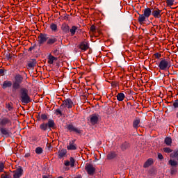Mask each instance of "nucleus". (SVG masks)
I'll list each match as a JSON object with an SVG mask.
<instances>
[{"label":"nucleus","mask_w":178,"mask_h":178,"mask_svg":"<svg viewBox=\"0 0 178 178\" xmlns=\"http://www.w3.org/2000/svg\"><path fill=\"white\" fill-rule=\"evenodd\" d=\"M21 84L22 83H20L19 82H15L14 81L13 83V90H19L20 88V87H21Z\"/></svg>","instance_id":"obj_29"},{"label":"nucleus","mask_w":178,"mask_h":178,"mask_svg":"<svg viewBox=\"0 0 178 178\" xmlns=\"http://www.w3.org/2000/svg\"><path fill=\"white\" fill-rule=\"evenodd\" d=\"M3 73H5V70L0 69V74H3Z\"/></svg>","instance_id":"obj_55"},{"label":"nucleus","mask_w":178,"mask_h":178,"mask_svg":"<svg viewBox=\"0 0 178 178\" xmlns=\"http://www.w3.org/2000/svg\"><path fill=\"white\" fill-rule=\"evenodd\" d=\"M177 118H178V112L177 113Z\"/></svg>","instance_id":"obj_59"},{"label":"nucleus","mask_w":178,"mask_h":178,"mask_svg":"<svg viewBox=\"0 0 178 178\" xmlns=\"http://www.w3.org/2000/svg\"><path fill=\"white\" fill-rule=\"evenodd\" d=\"M47 126L49 129H55V122L54 120H49L47 122Z\"/></svg>","instance_id":"obj_26"},{"label":"nucleus","mask_w":178,"mask_h":178,"mask_svg":"<svg viewBox=\"0 0 178 178\" xmlns=\"http://www.w3.org/2000/svg\"><path fill=\"white\" fill-rule=\"evenodd\" d=\"M60 109H63V108H67V109H72L73 108V101L72 99L67 98L63 101V103L60 106Z\"/></svg>","instance_id":"obj_5"},{"label":"nucleus","mask_w":178,"mask_h":178,"mask_svg":"<svg viewBox=\"0 0 178 178\" xmlns=\"http://www.w3.org/2000/svg\"><path fill=\"white\" fill-rule=\"evenodd\" d=\"M50 29L51 31H54V33H56V31H58V25H56V24L52 23L50 24Z\"/></svg>","instance_id":"obj_32"},{"label":"nucleus","mask_w":178,"mask_h":178,"mask_svg":"<svg viewBox=\"0 0 178 178\" xmlns=\"http://www.w3.org/2000/svg\"><path fill=\"white\" fill-rule=\"evenodd\" d=\"M174 108H178V99H176L173 103Z\"/></svg>","instance_id":"obj_47"},{"label":"nucleus","mask_w":178,"mask_h":178,"mask_svg":"<svg viewBox=\"0 0 178 178\" xmlns=\"http://www.w3.org/2000/svg\"><path fill=\"white\" fill-rule=\"evenodd\" d=\"M152 15L154 19H161L162 17V10H159L158 7L152 8Z\"/></svg>","instance_id":"obj_8"},{"label":"nucleus","mask_w":178,"mask_h":178,"mask_svg":"<svg viewBox=\"0 0 178 178\" xmlns=\"http://www.w3.org/2000/svg\"><path fill=\"white\" fill-rule=\"evenodd\" d=\"M167 6H173L175 0H166Z\"/></svg>","instance_id":"obj_39"},{"label":"nucleus","mask_w":178,"mask_h":178,"mask_svg":"<svg viewBox=\"0 0 178 178\" xmlns=\"http://www.w3.org/2000/svg\"><path fill=\"white\" fill-rule=\"evenodd\" d=\"M67 154V150H66V149H61L58 150L57 153V156L58 159H62V158H65V156H66Z\"/></svg>","instance_id":"obj_16"},{"label":"nucleus","mask_w":178,"mask_h":178,"mask_svg":"<svg viewBox=\"0 0 178 178\" xmlns=\"http://www.w3.org/2000/svg\"><path fill=\"white\" fill-rule=\"evenodd\" d=\"M118 157V154L116 152H110L108 154H107V159L108 161H112V159H115V158Z\"/></svg>","instance_id":"obj_20"},{"label":"nucleus","mask_w":178,"mask_h":178,"mask_svg":"<svg viewBox=\"0 0 178 178\" xmlns=\"http://www.w3.org/2000/svg\"><path fill=\"white\" fill-rule=\"evenodd\" d=\"M140 123H141V120L140 118L136 119L133 122V127H134V129H138V127H140Z\"/></svg>","instance_id":"obj_24"},{"label":"nucleus","mask_w":178,"mask_h":178,"mask_svg":"<svg viewBox=\"0 0 178 178\" xmlns=\"http://www.w3.org/2000/svg\"><path fill=\"white\" fill-rule=\"evenodd\" d=\"M36 118L38 119V122L41 120V114L40 113H38V115H36Z\"/></svg>","instance_id":"obj_51"},{"label":"nucleus","mask_w":178,"mask_h":178,"mask_svg":"<svg viewBox=\"0 0 178 178\" xmlns=\"http://www.w3.org/2000/svg\"><path fill=\"white\" fill-rule=\"evenodd\" d=\"M0 132L1 134H2V136L3 137H10V131H9V130L3 127H0Z\"/></svg>","instance_id":"obj_15"},{"label":"nucleus","mask_w":178,"mask_h":178,"mask_svg":"<svg viewBox=\"0 0 178 178\" xmlns=\"http://www.w3.org/2000/svg\"><path fill=\"white\" fill-rule=\"evenodd\" d=\"M158 158L162 161V159H163V155H162L161 153H158Z\"/></svg>","instance_id":"obj_49"},{"label":"nucleus","mask_w":178,"mask_h":178,"mask_svg":"<svg viewBox=\"0 0 178 178\" xmlns=\"http://www.w3.org/2000/svg\"><path fill=\"white\" fill-rule=\"evenodd\" d=\"M12 58H13V56H12V54H8L6 55L7 60H12Z\"/></svg>","instance_id":"obj_46"},{"label":"nucleus","mask_w":178,"mask_h":178,"mask_svg":"<svg viewBox=\"0 0 178 178\" xmlns=\"http://www.w3.org/2000/svg\"><path fill=\"white\" fill-rule=\"evenodd\" d=\"M35 47H37V44H34L32 47H29V51H33V49H35Z\"/></svg>","instance_id":"obj_48"},{"label":"nucleus","mask_w":178,"mask_h":178,"mask_svg":"<svg viewBox=\"0 0 178 178\" xmlns=\"http://www.w3.org/2000/svg\"><path fill=\"white\" fill-rule=\"evenodd\" d=\"M163 151L165 154H170V152H173V150L170 147H164Z\"/></svg>","instance_id":"obj_41"},{"label":"nucleus","mask_w":178,"mask_h":178,"mask_svg":"<svg viewBox=\"0 0 178 178\" xmlns=\"http://www.w3.org/2000/svg\"><path fill=\"white\" fill-rule=\"evenodd\" d=\"M74 143H76V140H73L69 143V145L67 146L68 151H76L77 149V145Z\"/></svg>","instance_id":"obj_14"},{"label":"nucleus","mask_w":178,"mask_h":178,"mask_svg":"<svg viewBox=\"0 0 178 178\" xmlns=\"http://www.w3.org/2000/svg\"><path fill=\"white\" fill-rule=\"evenodd\" d=\"M42 178H52V175H42Z\"/></svg>","instance_id":"obj_52"},{"label":"nucleus","mask_w":178,"mask_h":178,"mask_svg":"<svg viewBox=\"0 0 178 178\" xmlns=\"http://www.w3.org/2000/svg\"><path fill=\"white\" fill-rule=\"evenodd\" d=\"M111 87H119V83L116 81L111 82Z\"/></svg>","instance_id":"obj_45"},{"label":"nucleus","mask_w":178,"mask_h":178,"mask_svg":"<svg viewBox=\"0 0 178 178\" xmlns=\"http://www.w3.org/2000/svg\"><path fill=\"white\" fill-rule=\"evenodd\" d=\"M77 30H79V26H72L71 29H70V36L73 37V35L76 34Z\"/></svg>","instance_id":"obj_23"},{"label":"nucleus","mask_w":178,"mask_h":178,"mask_svg":"<svg viewBox=\"0 0 178 178\" xmlns=\"http://www.w3.org/2000/svg\"><path fill=\"white\" fill-rule=\"evenodd\" d=\"M12 86V81L6 80L3 81V84L1 85V88H3V90H6V88H10Z\"/></svg>","instance_id":"obj_18"},{"label":"nucleus","mask_w":178,"mask_h":178,"mask_svg":"<svg viewBox=\"0 0 178 178\" xmlns=\"http://www.w3.org/2000/svg\"><path fill=\"white\" fill-rule=\"evenodd\" d=\"M74 163H76V160L73 157L70 158L69 160L64 161L65 166H71V168H74Z\"/></svg>","instance_id":"obj_12"},{"label":"nucleus","mask_w":178,"mask_h":178,"mask_svg":"<svg viewBox=\"0 0 178 178\" xmlns=\"http://www.w3.org/2000/svg\"><path fill=\"white\" fill-rule=\"evenodd\" d=\"M154 56L156 58V59H161V58H162V54L161 53H155Z\"/></svg>","instance_id":"obj_42"},{"label":"nucleus","mask_w":178,"mask_h":178,"mask_svg":"<svg viewBox=\"0 0 178 178\" xmlns=\"http://www.w3.org/2000/svg\"><path fill=\"white\" fill-rule=\"evenodd\" d=\"M72 1V2H76V1H77V0H71Z\"/></svg>","instance_id":"obj_56"},{"label":"nucleus","mask_w":178,"mask_h":178,"mask_svg":"<svg viewBox=\"0 0 178 178\" xmlns=\"http://www.w3.org/2000/svg\"><path fill=\"white\" fill-rule=\"evenodd\" d=\"M51 54H54L56 56H58V55H59V50H58V49L52 50Z\"/></svg>","instance_id":"obj_43"},{"label":"nucleus","mask_w":178,"mask_h":178,"mask_svg":"<svg viewBox=\"0 0 178 178\" xmlns=\"http://www.w3.org/2000/svg\"><path fill=\"white\" fill-rule=\"evenodd\" d=\"M97 37H98L99 35H102V32L100 30H97Z\"/></svg>","instance_id":"obj_54"},{"label":"nucleus","mask_w":178,"mask_h":178,"mask_svg":"<svg viewBox=\"0 0 178 178\" xmlns=\"http://www.w3.org/2000/svg\"><path fill=\"white\" fill-rule=\"evenodd\" d=\"M20 101L22 104H30L31 102V99L29 95V89L26 88H21L20 91Z\"/></svg>","instance_id":"obj_3"},{"label":"nucleus","mask_w":178,"mask_h":178,"mask_svg":"<svg viewBox=\"0 0 178 178\" xmlns=\"http://www.w3.org/2000/svg\"><path fill=\"white\" fill-rule=\"evenodd\" d=\"M40 130H42L43 131H47V130H48V124L47 123H42L40 125Z\"/></svg>","instance_id":"obj_30"},{"label":"nucleus","mask_w":178,"mask_h":178,"mask_svg":"<svg viewBox=\"0 0 178 178\" xmlns=\"http://www.w3.org/2000/svg\"><path fill=\"white\" fill-rule=\"evenodd\" d=\"M43 151H44V150L42 149V147H36V149H35V154H37L38 155H40V154H42Z\"/></svg>","instance_id":"obj_35"},{"label":"nucleus","mask_w":178,"mask_h":178,"mask_svg":"<svg viewBox=\"0 0 178 178\" xmlns=\"http://www.w3.org/2000/svg\"><path fill=\"white\" fill-rule=\"evenodd\" d=\"M99 121V115L92 114L90 115V123L91 124H97Z\"/></svg>","instance_id":"obj_13"},{"label":"nucleus","mask_w":178,"mask_h":178,"mask_svg":"<svg viewBox=\"0 0 178 178\" xmlns=\"http://www.w3.org/2000/svg\"><path fill=\"white\" fill-rule=\"evenodd\" d=\"M37 65V60L35 59H33L31 61H30L28 63V67L31 69L32 67H34Z\"/></svg>","instance_id":"obj_28"},{"label":"nucleus","mask_w":178,"mask_h":178,"mask_svg":"<svg viewBox=\"0 0 178 178\" xmlns=\"http://www.w3.org/2000/svg\"><path fill=\"white\" fill-rule=\"evenodd\" d=\"M61 30H62L63 33L67 34V33H70V26H69V24H67L66 23H63L61 25Z\"/></svg>","instance_id":"obj_19"},{"label":"nucleus","mask_w":178,"mask_h":178,"mask_svg":"<svg viewBox=\"0 0 178 178\" xmlns=\"http://www.w3.org/2000/svg\"><path fill=\"white\" fill-rule=\"evenodd\" d=\"M177 172V170H176V169L172 168L170 174L171 175H175Z\"/></svg>","instance_id":"obj_50"},{"label":"nucleus","mask_w":178,"mask_h":178,"mask_svg":"<svg viewBox=\"0 0 178 178\" xmlns=\"http://www.w3.org/2000/svg\"><path fill=\"white\" fill-rule=\"evenodd\" d=\"M158 66L160 70H168L172 65L166 59H163L159 62Z\"/></svg>","instance_id":"obj_4"},{"label":"nucleus","mask_w":178,"mask_h":178,"mask_svg":"<svg viewBox=\"0 0 178 178\" xmlns=\"http://www.w3.org/2000/svg\"><path fill=\"white\" fill-rule=\"evenodd\" d=\"M6 126L8 127L12 126V120L6 117H3L0 118V127H5Z\"/></svg>","instance_id":"obj_6"},{"label":"nucleus","mask_w":178,"mask_h":178,"mask_svg":"<svg viewBox=\"0 0 178 178\" xmlns=\"http://www.w3.org/2000/svg\"><path fill=\"white\" fill-rule=\"evenodd\" d=\"M5 169V163L1 161L0 162V173H2Z\"/></svg>","instance_id":"obj_40"},{"label":"nucleus","mask_w":178,"mask_h":178,"mask_svg":"<svg viewBox=\"0 0 178 178\" xmlns=\"http://www.w3.org/2000/svg\"><path fill=\"white\" fill-rule=\"evenodd\" d=\"M170 158H178V150H175L170 154Z\"/></svg>","instance_id":"obj_36"},{"label":"nucleus","mask_w":178,"mask_h":178,"mask_svg":"<svg viewBox=\"0 0 178 178\" xmlns=\"http://www.w3.org/2000/svg\"><path fill=\"white\" fill-rule=\"evenodd\" d=\"M116 97L118 101L120 102H122V101H124V98H126V96L124 95V93H118Z\"/></svg>","instance_id":"obj_25"},{"label":"nucleus","mask_w":178,"mask_h":178,"mask_svg":"<svg viewBox=\"0 0 178 178\" xmlns=\"http://www.w3.org/2000/svg\"><path fill=\"white\" fill-rule=\"evenodd\" d=\"M51 147V143L48 144V147Z\"/></svg>","instance_id":"obj_57"},{"label":"nucleus","mask_w":178,"mask_h":178,"mask_svg":"<svg viewBox=\"0 0 178 178\" xmlns=\"http://www.w3.org/2000/svg\"><path fill=\"white\" fill-rule=\"evenodd\" d=\"M30 156H31V153H26L24 155V158H30Z\"/></svg>","instance_id":"obj_53"},{"label":"nucleus","mask_w":178,"mask_h":178,"mask_svg":"<svg viewBox=\"0 0 178 178\" xmlns=\"http://www.w3.org/2000/svg\"><path fill=\"white\" fill-rule=\"evenodd\" d=\"M1 178H12V176L10 175L1 174Z\"/></svg>","instance_id":"obj_44"},{"label":"nucleus","mask_w":178,"mask_h":178,"mask_svg":"<svg viewBox=\"0 0 178 178\" xmlns=\"http://www.w3.org/2000/svg\"><path fill=\"white\" fill-rule=\"evenodd\" d=\"M23 80H24L23 76L21 74H18L15 75L14 82L19 83L22 84V83H23Z\"/></svg>","instance_id":"obj_21"},{"label":"nucleus","mask_w":178,"mask_h":178,"mask_svg":"<svg viewBox=\"0 0 178 178\" xmlns=\"http://www.w3.org/2000/svg\"><path fill=\"white\" fill-rule=\"evenodd\" d=\"M38 42L39 47L44 45L46 42L47 45H54L56 42H58V38L56 36L51 35L50 38L47 33H40L38 36Z\"/></svg>","instance_id":"obj_1"},{"label":"nucleus","mask_w":178,"mask_h":178,"mask_svg":"<svg viewBox=\"0 0 178 178\" xmlns=\"http://www.w3.org/2000/svg\"><path fill=\"white\" fill-rule=\"evenodd\" d=\"M63 110V108H60V107L59 108H57L54 111L55 115H56V116H58V115H59L60 116H63V113H62Z\"/></svg>","instance_id":"obj_33"},{"label":"nucleus","mask_w":178,"mask_h":178,"mask_svg":"<svg viewBox=\"0 0 178 178\" xmlns=\"http://www.w3.org/2000/svg\"><path fill=\"white\" fill-rule=\"evenodd\" d=\"M58 60V58L54 56L52 54H49L47 58V63L49 65H54V62H56Z\"/></svg>","instance_id":"obj_17"},{"label":"nucleus","mask_w":178,"mask_h":178,"mask_svg":"<svg viewBox=\"0 0 178 178\" xmlns=\"http://www.w3.org/2000/svg\"><path fill=\"white\" fill-rule=\"evenodd\" d=\"M58 178H63V177H62V176H59Z\"/></svg>","instance_id":"obj_58"},{"label":"nucleus","mask_w":178,"mask_h":178,"mask_svg":"<svg viewBox=\"0 0 178 178\" xmlns=\"http://www.w3.org/2000/svg\"><path fill=\"white\" fill-rule=\"evenodd\" d=\"M40 119L41 120H43V122H45V120H48V115L46 113L41 114Z\"/></svg>","instance_id":"obj_37"},{"label":"nucleus","mask_w":178,"mask_h":178,"mask_svg":"<svg viewBox=\"0 0 178 178\" xmlns=\"http://www.w3.org/2000/svg\"><path fill=\"white\" fill-rule=\"evenodd\" d=\"M164 142L166 145H172V138H165Z\"/></svg>","instance_id":"obj_34"},{"label":"nucleus","mask_w":178,"mask_h":178,"mask_svg":"<svg viewBox=\"0 0 178 178\" xmlns=\"http://www.w3.org/2000/svg\"><path fill=\"white\" fill-rule=\"evenodd\" d=\"M13 173V178H20L21 176H23V168L22 167H19L14 171Z\"/></svg>","instance_id":"obj_10"},{"label":"nucleus","mask_w":178,"mask_h":178,"mask_svg":"<svg viewBox=\"0 0 178 178\" xmlns=\"http://www.w3.org/2000/svg\"><path fill=\"white\" fill-rule=\"evenodd\" d=\"M6 108L8 109L9 112L13 111V103L12 102H10L6 104Z\"/></svg>","instance_id":"obj_27"},{"label":"nucleus","mask_w":178,"mask_h":178,"mask_svg":"<svg viewBox=\"0 0 178 178\" xmlns=\"http://www.w3.org/2000/svg\"><path fill=\"white\" fill-rule=\"evenodd\" d=\"M90 48V44L87 41L81 42L79 44V49H81L83 52H86L87 49Z\"/></svg>","instance_id":"obj_11"},{"label":"nucleus","mask_w":178,"mask_h":178,"mask_svg":"<svg viewBox=\"0 0 178 178\" xmlns=\"http://www.w3.org/2000/svg\"><path fill=\"white\" fill-rule=\"evenodd\" d=\"M90 31H91V33H92L95 37H98V35H97V28L95 26V25H92L90 26Z\"/></svg>","instance_id":"obj_31"},{"label":"nucleus","mask_w":178,"mask_h":178,"mask_svg":"<svg viewBox=\"0 0 178 178\" xmlns=\"http://www.w3.org/2000/svg\"><path fill=\"white\" fill-rule=\"evenodd\" d=\"M85 170H86L88 175L90 176H94L96 170L92 164L88 163L85 165Z\"/></svg>","instance_id":"obj_7"},{"label":"nucleus","mask_w":178,"mask_h":178,"mask_svg":"<svg viewBox=\"0 0 178 178\" xmlns=\"http://www.w3.org/2000/svg\"><path fill=\"white\" fill-rule=\"evenodd\" d=\"M152 15V8L147 7L143 10V14H139L138 17V22L139 24H144L145 22H147L146 19H148L149 16Z\"/></svg>","instance_id":"obj_2"},{"label":"nucleus","mask_w":178,"mask_h":178,"mask_svg":"<svg viewBox=\"0 0 178 178\" xmlns=\"http://www.w3.org/2000/svg\"><path fill=\"white\" fill-rule=\"evenodd\" d=\"M168 163L170 166H177V161L172 159L169 160Z\"/></svg>","instance_id":"obj_38"},{"label":"nucleus","mask_w":178,"mask_h":178,"mask_svg":"<svg viewBox=\"0 0 178 178\" xmlns=\"http://www.w3.org/2000/svg\"><path fill=\"white\" fill-rule=\"evenodd\" d=\"M66 129L67 130H68V131H70V133L74 132L76 133V134H81V130H80V129L75 127V126L73 125V124H67Z\"/></svg>","instance_id":"obj_9"},{"label":"nucleus","mask_w":178,"mask_h":178,"mask_svg":"<svg viewBox=\"0 0 178 178\" xmlns=\"http://www.w3.org/2000/svg\"><path fill=\"white\" fill-rule=\"evenodd\" d=\"M154 164V159H149L146 161V162L144 163L143 165V168H149V166H151V165Z\"/></svg>","instance_id":"obj_22"}]
</instances>
